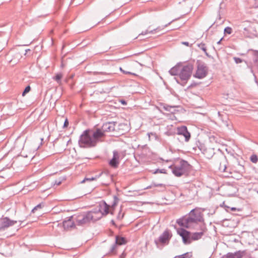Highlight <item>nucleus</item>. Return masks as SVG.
<instances>
[{
  "mask_svg": "<svg viewBox=\"0 0 258 258\" xmlns=\"http://www.w3.org/2000/svg\"><path fill=\"white\" fill-rule=\"evenodd\" d=\"M78 144L81 148H89L96 146L90 130L84 131L80 137Z\"/></svg>",
  "mask_w": 258,
  "mask_h": 258,
  "instance_id": "nucleus-4",
  "label": "nucleus"
},
{
  "mask_svg": "<svg viewBox=\"0 0 258 258\" xmlns=\"http://www.w3.org/2000/svg\"><path fill=\"white\" fill-rule=\"evenodd\" d=\"M200 232L193 233L191 234L190 238L192 240H198L201 239L202 236L204 235V233L207 231V228L206 225L202 223L200 226Z\"/></svg>",
  "mask_w": 258,
  "mask_h": 258,
  "instance_id": "nucleus-12",
  "label": "nucleus"
},
{
  "mask_svg": "<svg viewBox=\"0 0 258 258\" xmlns=\"http://www.w3.org/2000/svg\"><path fill=\"white\" fill-rule=\"evenodd\" d=\"M120 102L123 105H126V101L125 100H120Z\"/></svg>",
  "mask_w": 258,
  "mask_h": 258,
  "instance_id": "nucleus-43",
  "label": "nucleus"
},
{
  "mask_svg": "<svg viewBox=\"0 0 258 258\" xmlns=\"http://www.w3.org/2000/svg\"><path fill=\"white\" fill-rule=\"evenodd\" d=\"M119 155L116 150L113 152V157L109 161V165L114 168H116L119 164Z\"/></svg>",
  "mask_w": 258,
  "mask_h": 258,
  "instance_id": "nucleus-15",
  "label": "nucleus"
},
{
  "mask_svg": "<svg viewBox=\"0 0 258 258\" xmlns=\"http://www.w3.org/2000/svg\"><path fill=\"white\" fill-rule=\"evenodd\" d=\"M250 161L254 163H255L257 162L258 158L256 155H252L250 157Z\"/></svg>",
  "mask_w": 258,
  "mask_h": 258,
  "instance_id": "nucleus-27",
  "label": "nucleus"
},
{
  "mask_svg": "<svg viewBox=\"0 0 258 258\" xmlns=\"http://www.w3.org/2000/svg\"><path fill=\"white\" fill-rule=\"evenodd\" d=\"M176 64H178V65H179V64H182V62H177V63H176Z\"/></svg>",
  "mask_w": 258,
  "mask_h": 258,
  "instance_id": "nucleus-49",
  "label": "nucleus"
},
{
  "mask_svg": "<svg viewBox=\"0 0 258 258\" xmlns=\"http://www.w3.org/2000/svg\"><path fill=\"white\" fill-rule=\"evenodd\" d=\"M109 206L105 202H102L99 204V209L94 210L93 212L97 213L96 214L97 216H100V218L103 215H106L109 213Z\"/></svg>",
  "mask_w": 258,
  "mask_h": 258,
  "instance_id": "nucleus-6",
  "label": "nucleus"
},
{
  "mask_svg": "<svg viewBox=\"0 0 258 258\" xmlns=\"http://www.w3.org/2000/svg\"><path fill=\"white\" fill-rule=\"evenodd\" d=\"M231 210L233 211H235L236 210V208H234V207H233V208H231Z\"/></svg>",
  "mask_w": 258,
  "mask_h": 258,
  "instance_id": "nucleus-48",
  "label": "nucleus"
},
{
  "mask_svg": "<svg viewBox=\"0 0 258 258\" xmlns=\"http://www.w3.org/2000/svg\"><path fill=\"white\" fill-rule=\"evenodd\" d=\"M222 39H223V38H222L219 41L217 42V44H220L221 43V42Z\"/></svg>",
  "mask_w": 258,
  "mask_h": 258,
  "instance_id": "nucleus-47",
  "label": "nucleus"
},
{
  "mask_svg": "<svg viewBox=\"0 0 258 258\" xmlns=\"http://www.w3.org/2000/svg\"><path fill=\"white\" fill-rule=\"evenodd\" d=\"M174 21V20H173L170 21V22H169L168 24H166V25H164V26H163L162 27L159 26V27H157V28L154 29H153L152 30H151V31L146 30L145 31L142 32L141 33H140L139 34V35H146V34H147L148 33H152V34H153V33H154L156 31H160L161 30H163L164 28L167 27L168 26L170 25Z\"/></svg>",
  "mask_w": 258,
  "mask_h": 258,
  "instance_id": "nucleus-16",
  "label": "nucleus"
},
{
  "mask_svg": "<svg viewBox=\"0 0 258 258\" xmlns=\"http://www.w3.org/2000/svg\"><path fill=\"white\" fill-rule=\"evenodd\" d=\"M153 185L154 186H163V184H162V183H159V184L154 183Z\"/></svg>",
  "mask_w": 258,
  "mask_h": 258,
  "instance_id": "nucleus-42",
  "label": "nucleus"
},
{
  "mask_svg": "<svg viewBox=\"0 0 258 258\" xmlns=\"http://www.w3.org/2000/svg\"><path fill=\"white\" fill-rule=\"evenodd\" d=\"M97 179V176L95 177H85L81 183H84L86 181H91Z\"/></svg>",
  "mask_w": 258,
  "mask_h": 258,
  "instance_id": "nucleus-25",
  "label": "nucleus"
},
{
  "mask_svg": "<svg viewBox=\"0 0 258 258\" xmlns=\"http://www.w3.org/2000/svg\"><path fill=\"white\" fill-rule=\"evenodd\" d=\"M238 166H239V171L241 172H244V166L240 164H238Z\"/></svg>",
  "mask_w": 258,
  "mask_h": 258,
  "instance_id": "nucleus-36",
  "label": "nucleus"
},
{
  "mask_svg": "<svg viewBox=\"0 0 258 258\" xmlns=\"http://www.w3.org/2000/svg\"><path fill=\"white\" fill-rule=\"evenodd\" d=\"M219 20H220V19H221V17H220V16H219Z\"/></svg>",
  "mask_w": 258,
  "mask_h": 258,
  "instance_id": "nucleus-52",
  "label": "nucleus"
},
{
  "mask_svg": "<svg viewBox=\"0 0 258 258\" xmlns=\"http://www.w3.org/2000/svg\"><path fill=\"white\" fill-rule=\"evenodd\" d=\"M31 52L30 49H26V50H25V55H26V53H27V52Z\"/></svg>",
  "mask_w": 258,
  "mask_h": 258,
  "instance_id": "nucleus-45",
  "label": "nucleus"
},
{
  "mask_svg": "<svg viewBox=\"0 0 258 258\" xmlns=\"http://www.w3.org/2000/svg\"><path fill=\"white\" fill-rule=\"evenodd\" d=\"M172 235L170 232L168 230H166L159 236L158 239H156L154 240V242L156 245L158 246L159 243H166L168 242L170 239Z\"/></svg>",
  "mask_w": 258,
  "mask_h": 258,
  "instance_id": "nucleus-7",
  "label": "nucleus"
},
{
  "mask_svg": "<svg viewBox=\"0 0 258 258\" xmlns=\"http://www.w3.org/2000/svg\"><path fill=\"white\" fill-rule=\"evenodd\" d=\"M17 221L12 220L8 217H5L0 220V231L5 230L10 226L16 224Z\"/></svg>",
  "mask_w": 258,
  "mask_h": 258,
  "instance_id": "nucleus-10",
  "label": "nucleus"
},
{
  "mask_svg": "<svg viewBox=\"0 0 258 258\" xmlns=\"http://www.w3.org/2000/svg\"><path fill=\"white\" fill-rule=\"evenodd\" d=\"M234 59L235 62L237 64L242 62V60L239 57H234Z\"/></svg>",
  "mask_w": 258,
  "mask_h": 258,
  "instance_id": "nucleus-31",
  "label": "nucleus"
},
{
  "mask_svg": "<svg viewBox=\"0 0 258 258\" xmlns=\"http://www.w3.org/2000/svg\"><path fill=\"white\" fill-rule=\"evenodd\" d=\"M21 55L20 53H17L15 54V56L17 57V58H19V57H20Z\"/></svg>",
  "mask_w": 258,
  "mask_h": 258,
  "instance_id": "nucleus-44",
  "label": "nucleus"
},
{
  "mask_svg": "<svg viewBox=\"0 0 258 258\" xmlns=\"http://www.w3.org/2000/svg\"><path fill=\"white\" fill-rule=\"evenodd\" d=\"M174 21V20H173L170 21V22H169L168 24H166V25H164V26H163L162 27L159 26V27H157V28L154 29H153L152 30H151V31L146 30L145 31L142 32L141 33H140L139 34V35H146V34H147L148 33H152V34H153V33H154L156 31H160L161 30H163L164 28L167 27L168 26L170 25Z\"/></svg>",
  "mask_w": 258,
  "mask_h": 258,
  "instance_id": "nucleus-17",
  "label": "nucleus"
},
{
  "mask_svg": "<svg viewBox=\"0 0 258 258\" xmlns=\"http://www.w3.org/2000/svg\"><path fill=\"white\" fill-rule=\"evenodd\" d=\"M244 251H238L234 253H228L226 256V258H241Z\"/></svg>",
  "mask_w": 258,
  "mask_h": 258,
  "instance_id": "nucleus-19",
  "label": "nucleus"
},
{
  "mask_svg": "<svg viewBox=\"0 0 258 258\" xmlns=\"http://www.w3.org/2000/svg\"><path fill=\"white\" fill-rule=\"evenodd\" d=\"M93 73H94V74H101V75L105 74V73L103 72H94Z\"/></svg>",
  "mask_w": 258,
  "mask_h": 258,
  "instance_id": "nucleus-40",
  "label": "nucleus"
},
{
  "mask_svg": "<svg viewBox=\"0 0 258 258\" xmlns=\"http://www.w3.org/2000/svg\"><path fill=\"white\" fill-rule=\"evenodd\" d=\"M116 244L115 243H114L111 247L110 248V252H113L114 250L116 249Z\"/></svg>",
  "mask_w": 258,
  "mask_h": 258,
  "instance_id": "nucleus-33",
  "label": "nucleus"
},
{
  "mask_svg": "<svg viewBox=\"0 0 258 258\" xmlns=\"http://www.w3.org/2000/svg\"><path fill=\"white\" fill-rule=\"evenodd\" d=\"M160 159L161 160H162V161H166V162H167L170 161V160H164L163 158H160Z\"/></svg>",
  "mask_w": 258,
  "mask_h": 258,
  "instance_id": "nucleus-46",
  "label": "nucleus"
},
{
  "mask_svg": "<svg viewBox=\"0 0 258 258\" xmlns=\"http://www.w3.org/2000/svg\"><path fill=\"white\" fill-rule=\"evenodd\" d=\"M118 198L116 197H114V202H113V204H112V206H115L117 204V203L118 202Z\"/></svg>",
  "mask_w": 258,
  "mask_h": 258,
  "instance_id": "nucleus-38",
  "label": "nucleus"
},
{
  "mask_svg": "<svg viewBox=\"0 0 258 258\" xmlns=\"http://www.w3.org/2000/svg\"><path fill=\"white\" fill-rule=\"evenodd\" d=\"M115 243L117 245H121L125 244L126 240L124 237L116 236Z\"/></svg>",
  "mask_w": 258,
  "mask_h": 258,
  "instance_id": "nucleus-20",
  "label": "nucleus"
},
{
  "mask_svg": "<svg viewBox=\"0 0 258 258\" xmlns=\"http://www.w3.org/2000/svg\"><path fill=\"white\" fill-rule=\"evenodd\" d=\"M197 45L199 48L202 49L205 52V54L207 56H209V54H208V52H207V48L206 46V44L205 43H201L200 44H198Z\"/></svg>",
  "mask_w": 258,
  "mask_h": 258,
  "instance_id": "nucleus-24",
  "label": "nucleus"
},
{
  "mask_svg": "<svg viewBox=\"0 0 258 258\" xmlns=\"http://www.w3.org/2000/svg\"><path fill=\"white\" fill-rule=\"evenodd\" d=\"M72 218V217H70L68 220L63 222V226L64 229H69L75 227V224Z\"/></svg>",
  "mask_w": 258,
  "mask_h": 258,
  "instance_id": "nucleus-18",
  "label": "nucleus"
},
{
  "mask_svg": "<svg viewBox=\"0 0 258 258\" xmlns=\"http://www.w3.org/2000/svg\"><path fill=\"white\" fill-rule=\"evenodd\" d=\"M181 43L184 45H186L187 46H190V45H189V43L188 42H186V41H183V42H182Z\"/></svg>",
  "mask_w": 258,
  "mask_h": 258,
  "instance_id": "nucleus-41",
  "label": "nucleus"
},
{
  "mask_svg": "<svg viewBox=\"0 0 258 258\" xmlns=\"http://www.w3.org/2000/svg\"><path fill=\"white\" fill-rule=\"evenodd\" d=\"M158 173H166V170L164 169H156L154 172L153 173L154 174H157Z\"/></svg>",
  "mask_w": 258,
  "mask_h": 258,
  "instance_id": "nucleus-28",
  "label": "nucleus"
},
{
  "mask_svg": "<svg viewBox=\"0 0 258 258\" xmlns=\"http://www.w3.org/2000/svg\"><path fill=\"white\" fill-rule=\"evenodd\" d=\"M111 222H112V223L113 224H114V221H113V220H112V221H111Z\"/></svg>",
  "mask_w": 258,
  "mask_h": 258,
  "instance_id": "nucleus-51",
  "label": "nucleus"
},
{
  "mask_svg": "<svg viewBox=\"0 0 258 258\" xmlns=\"http://www.w3.org/2000/svg\"><path fill=\"white\" fill-rule=\"evenodd\" d=\"M30 87L29 86H27L23 92L22 95L24 96L26 93H28L30 91Z\"/></svg>",
  "mask_w": 258,
  "mask_h": 258,
  "instance_id": "nucleus-29",
  "label": "nucleus"
},
{
  "mask_svg": "<svg viewBox=\"0 0 258 258\" xmlns=\"http://www.w3.org/2000/svg\"><path fill=\"white\" fill-rule=\"evenodd\" d=\"M96 213L92 210L78 215L76 217V224L79 226H84L91 221H95L100 219V216H97Z\"/></svg>",
  "mask_w": 258,
  "mask_h": 258,
  "instance_id": "nucleus-3",
  "label": "nucleus"
},
{
  "mask_svg": "<svg viewBox=\"0 0 258 258\" xmlns=\"http://www.w3.org/2000/svg\"><path fill=\"white\" fill-rule=\"evenodd\" d=\"M254 61L256 64H258V51H256L254 54Z\"/></svg>",
  "mask_w": 258,
  "mask_h": 258,
  "instance_id": "nucleus-30",
  "label": "nucleus"
},
{
  "mask_svg": "<svg viewBox=\"0 0 258 258\" xmlns=\"http://www.w3.org/2000/svg\"><path fill=\"white\" fill-rule=\"evenodd\" d=\"M120 70L121 71H122V72H123L124 74H131V75H134V76L136 75V74H135V73H131L130 72L125 71L123 70L121 68H120Z\"/></svg>",
  "mask_w": 258,
  "mask_h": 258,
  "instance_id": "nucleus-35",
  "label": "nucleus"
},
{
  "mask_svg": "<svg viewBox=\"0 0 258 258\" xmlns=\"http://www.w3.org/2000/svg\"><path fill=\"white\" fill-rule=\"evenodd\" d=\"M177 233L182 237L183 242L184 244H189L191 242L190 238L191 234L190 232L183 229L180 228L177 230Z\"/></svg>",
  "mask_w": 258,
  "mask_h": 258,
  "instance_id": "nucleus-8",
  "label": "nucleus"
},
{
  "mask_svg": "<svg viewBox=\"0 0 258 258\" xmlns=\"http://www.w3.org/2000/svg\"><path fill=\"white\" fill-rule=\"evenodd\" d=\"M60 183V182H57V183H56L57 185H59V184Z\"/></svg>",
  "mask_w": 258,
  "mask_h": 258,
  "instance_id": "nucleus-50",
  "label": "nucleus"
},
{
  "mask_svg": "<svg viewBox=\"0 0 258 258\" xmlns=\"http://www.w3.org/2000/svg\"><path fill=\"white\" fill-rule=\"evenodd\" d=\"M203 222L202 213L195 209L190 211L187 217H182L176 220V223L180 226L188 229L194 228L199 222Z\"/></svg>",
  "mask_w": 258,
  "mask_h": 258,
  "instance_id": "nucleus-1",
  "label": "nucleus"
},
{
  "mask_svg": "<svg viewBox=\"0 0 258 258\" xmlns=\"http://www.w3.org/2000/svg\"><path fill=\"white\" fill-rule=\"evenodd\" d=\"M42 208V204H39L36 206H35L32 210V212L34 213L35 210L38 209V208Z\"/></svg>",
  "mask_w": 258,
  "mask_h": 258,
  "instance_id": "nucleus-34",
  "label": "nucleus"
},
{
  "mask_svg": "<svg viewBox=\"0 0 258 258\" xmlns=\"http://www.w3.org/2000/svg\"><path fill=\"white\" fill-rule=\"evenodd\" d=\"M192 256L191 252H186L181 255L174 256L173 258H190Z\"/></svg>",
  "mask_w": 258,
  "mask_h": 258,
  "instance_id": "nucleus-21",
  "label": "nucleus"
},
{
  "mask_svg": "<svg viewBox=\"0 0 258 258\" xmlns=\"http://www.w3.org/2000/svg\"><path fill=\"white\" fill-rule=\"evenodd\" d=\"M169 168L172 169V172L175 176L180 177L189 169L190 165L187 161L181 160L179 165H170Z\"/></svg>",
  "mask_w": 258,
  "mask_h": 258,
  "instance_id": "nucleus-5",
  "label": "nucleus"
},
{
  "mask_svg": "<svg viewBox=\"0 0 258 258\" xmlns=\"http://www.w3.org/2000/svg\"><path fill=\"white\" fill-rule=\"evenodd\" d=\"M173 108H174V107L169 106V105H167V106L164 107V108L165 109V110L168 111H170V112H172L171 109H172Z\"/></svg>",
  "mask_w": 258,
  "mask_h": 258,
  "instance_id": "nucleus-32",
  "label": "nucleus"
},
{
  "mask_svg": "<svg viewBox=\"0 0 258 258\" xmlns=\"http://www.w3.org/2000/svg\"><path fill=\"white\" fill-rule=\"evenodd\" d=\"M116 124V122L115 121H109L107 122L102 125L101 129L105 134V132H111L115 130V126Z\"/></svg>",
  "mask_w": 258,
  "mask_h": 258,
  "instance_id": "nucleus-13",
  "label": "nucleus"
},
{
  "mask_svg": "<svg viewBox=\"0 0 258 258\" xmlns=\"http://www.w3.org/2000/svg\"><path fill=\"white\" fill-rule=\"evenodd\" d=\"M90 134L93 141H95L96 146L97 143L101 141V139L105 136V134H104L101 128H97L94 131L90 130Z\"/></svg>",
  "mask_w": 258,
  "mask_h": 258,
  "instance_id": "nucleus-9",
  "label": "nucleus"
},
{
  "mask_svg": "<svg viewBox=\"0 0 258 258\" xmlns=\"http://www.w3.org/2000/svg\"><path fill=\"white\" fill-rule=\"evenodd\" d=\"M43 139L42 138H41V140L42 141H43Z\"/></svg>",
  "mask_w": 258,
  "mask_h": 258,
  "instance_id": "nucleus-53",
  "label": "nucleus"
},
{
  "mask_svg": "<svg viewBox=\"0 0 258 258\" xmlns=\"http://www.w3.org/2000/svg\"><path fill=\"white\" fill-rule=\"evenodd\" d=\"M208 73V68L206 66H198L194 77L200 79L205 78Z\"/></svg>",
  "mask_w": 258,
  "mask_h": 258,
  "instance_id": "nucleus-11",
  "label": "nucleus"
},
{
  "mask_svg": "<svg viewBox=\"0 0 258 258\" xmlns=\"http://www.w3.org/2000/svg\"><path fill=\"white\" fill-rule=\"evenodd\" d=\"M62 77V74L61 73H58L56 75L53 77L52 79L57 82V83L60 84L61 79Z\"/></svg>",
  "mask_w": 258,
  "mask_h": 258,
  "instance_id": "nucleus-22",
  "label": "nucleus"
},
{
  "mask_svg": "<svg viewBox=\"0 0 258 258\" xmlns=\"http://www.w3.org/2000/svg\"><path fill=\"white\" fill-rule=\"evenodd\" d=\"M9 62H12V63H14V64H17L18 62L17 61V60H16L15 58H14V59H11L10 60H9Z\"/></svg>",
  "mask_w": 258,
  "mask_h": 258,
  "instance_id": "nucleus-39",
  "label": "nucleus"
},
{
  "mask_svg": "<svg viewBox=\"0 0 258 258\" xmlns=\"http://www.w3.org/2000/svg\"><path fill=\"white\" fill-rule=\"evenodd\" d=\"M68 125H69V121H68V119L66 118L65 119L64 122L63 127H67L68 126Z\"/></svg>",
  "mask_w": 258,
  "mask_h": 258,
  "instance_id": "nucleus-37",
  "label": "nucleus"
},
{
  "mask_svg": "<svg viewBox=\"0 0 258 258\" xmlns=\"http://www.w3.org/2000/svg\"><path fill=\"white\" fill-rule=\"evenodd\" d=\"M224 33L225 34H231L232 33V29L230 27H227L224 29Z\"/></svg>",
  "mask_w": 258,
  "mask_h": 258,
  "instance_id": "nucleus-26",
  "label": "nucleus"
},
{
  "mask_svg": "<svg viewBox=\"0 0 258 258\" xmlns=\"http://www.w3.org/2000/svg\"><path fill=\"white\" fill-rule=\"evenodd\" d=\"M219 169L221 171L225 172L226 171V166L225 164V160L224 159H223L222 161L220 162Z\"/></svg>",
  "mask_w": 258,
  "mask_h": 258,
  "instance_id": "nucleus-23",
  "label": "nucleus"
},
{
  "mask_svg": "<svg viewBox=\"0 0 258 258\" xmlns=\"http://www.w3.org/2000/svg\"><path fill=\"white\" fill-rule=\"evenodd\" d=\"M177 134L184 136L185 142H188L190 138V134L188 132L185 126L178 127L177 128Z\"/></svg>",
  "mask_w": 258,
  "mask_h": 258,
  "instance_id": "nucleus-14",
  "label": "nucleus"
},
{
  "mask_svg": "<svg viewBox=\"0 0 258 258\" xmlns=\"http://www.w3.org/2000/svg\"><path fill=\"white\" fill-rule=\"evenodd\" d=\"M192 66H174L169 71V73L172 76H178L180 79L183 81L181 85L184 86L191 77L192 71ZM176 82L180 84L179 81L175 78Z\"/></svg>",
  "mask_w": 258,
  "mask_h": 258,
  "instance_id": "nucleus-2",
  "label": "nucleus"
}]
</instances>
